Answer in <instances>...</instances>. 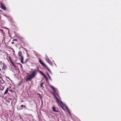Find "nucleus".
<instances>
[{"mask_svg": "<svg viewBox=\"0 0 121 121\" xmlns=\"http://www.w3.org/2000/svg\"><path fill=\"white\" fill-rule=\"evenodd\" d=\"M55 98L56 99L57 103L58 104L60 105L62 109H63V108L65 107L67 110L68 111L70 115L71 116V115L70 113V112L67 106H66L65 104H63L61 100H59L56 97V96L55 97Z\"/></svg>", "mask_w": 121, "mask_h": 121, "instance_id": "nucleus-1", "label": "nucleus"}, {"mask_svg": "<svg viewBox=\"0 0 121 121\" xmlns=\"http://www.w3.org/2000/svg\"><path fill=\"white\" fill-rule=\"evenodd\" d=\"M37 72L36 69H35L32 72V73L27 77L26 79V81H30L36 75Z\"/></svg>", "mask_w": 121, "mask_h": 121, "instance_id": "nucleus-2", "label": "nucleus"}, {"mask_svg": "<svg viewBox=\"0 0 121 121\" xmlns=\"http://www.w3.org/2000/svg\"><path fill=\"white\" fill-rule=\"evenodd\" d=\"M50 86L52 90L54 91V92L56 94V95L59 98V99H60V96H59V95L58 94H57L56 93V91H55V88L54 87L51 85H50Z\"/></svg>", "mask_w": 121, "mask_h": 121, "instance_id": "nucleus-3", "label": "nucleus"}, {"mask_svg": "<svg viewBox=\"0 0 121 121\" xmlns=\"http://www.w3.org/2000/svg\"><path fill=\"white\" fill-rule=\"evenodd\" d=\"M0 5L1 9L4 10L6 9V7L5 6V4L3 3H0Z\"/></svg>", "mask_w": 121, "mask_h": 121, "instance_id": "nucleus-4", "label": "nucleus"}, {"mask_svg": "<svg viewBox=\"0 0 121 121\" xmlns=\"http://www.w3.org/2000/svg\"><path fill=\"white\" fill-rule=\"evenodd\" d=\"M45 60L50 65H52V62L49 60V59L48 58L47 56L46 57Z\"/></svg>", "mask_w": 121, "mask_h": 121, "instance_id": "nucleus-5", "label": "nucleus"}, {"mask_svg": "<svg viewBox=\"0 0 121 121\" xmlns=\"http://www.w3.org/2000/svg\"><path fill=\"white\" fill-rule=\"evenodd\" d=\"M18 56L21 57V58L22 57H23V56H22V52H18Z\"/></svg>", "mask_w": 121, "mask_h": 121, "instance_id": "nucleus-6", "label": "nucleus"}, {"mask_svg": "<svg viewBox=\"0 0 121 121\" xmlns=\"http://www.w3.org/2000/svg\"><path fill=\"white\" fill-rule=\"evenodd\" d=\"M52 109L53 111L56 112H58V110H55L56 108L54 107H52Z\"/></svg>", "mask_w": 121, "mask_h": 121, "instance_id": "nucleus-7", "label": "nucleus"}, {"mask_svg": "<svg viewBox=\"0 0 121 121\" xmlns=\"http://www.w3.org/2000/svg\"><path fill=\"white\" fill-rule=\"evenodd\" d=\"M21 62L23 64H24V62L23 61V60L24 59V58L23 57H22L21 58Z\"/></svg>", "mask_w": 121, "mask_h": 121, "instance_id": "nucleus-8", "label": "nucleus"}, {"mask_svg": "<svg viewBox=\"0 0 121 121\" xmlns=\"http://www.w3.org/2000/svg\"><path fill=\"white\" fill-rule=\"evenodd\" d=\"M43 66H46V65L42 61V62L41 64Z\"/></svg>", "mask_w": 121, "mask_h": 121, "instance_id": "nucleus-9", "label": "nucleus"}, {"mask_svg": "<svg viewBox=\"0 0 121 121\" xmlns=\"http://www.w3.org/2000/svg\"><path fill=\"white\" fill-rule=\"evenodd\" d=\"M8 89H9L8 88H7V89L6 90L5 92H4V94H6L7 93V92L8 91Z\"/></svg>", "mask_w": 121, "mask_h": 121, "instance_id": "nucleus-10", "label": "nucleus"}, {"mask_svg": "<svg viewBox=\"0 0 121 121\" xmlns=\"http://www.w3.org/2000/svg\"><path fill=\"white\" fill-rule=\"evenodd\" d=\"M45 80L47 81V82H48V80L47 76L45 77Z\"/></svg>", "mask_w": 121, "mask_h": 121, "instance_id": "nucleus-11", "label": "nucleus"}, {"mask_svg": "<svg viewBox=\"0 0 121 121\" xmlns=\"http://www.w3.org/2000/svg\"><path fill=\"white\" fill-rule=\"evenodd\" d=\"M43 82H42L40 85V86L41 87H43Z\"/></svg>", "mask_w": 121, "mask_h": 121, "instance_id": "nucleus-12", "label": "nucleus"}, {"mask_svg": "<svg viewBox=\"0 0 121 121\" xmlns=\"http://www.w3.org/2000/svg\"><path fill=\"white\" fill-rule=\"evenodd\" d=\"M42 61L40 59H39V62L40 64L42 62Z\"/></svg>", "mask_w": 121, "mask_h": 121, "instance_id": "nucleus-13", "label": "nucleus"}, {"mask_svg": "<svg viewBox=\"0 0 121 121\" xmlns=\"http://www.w3.org/2000/svg\"><path fill=\"white\" fill-rule=\"evenodd\" d=\"M45 67H46V68H47V69H48V70L49 71L50 70V69H49V68L47 66V65Z\"/></svg>", "mask_w": 121, "mask_h": 121, "instance_id": "nucleus-14", "label": "nucleus"}, {"mask_svg": "<svg viewBox=\"0 0 121 121\" xmlns=\"http://www.w3.org/2000/svg\"><path fill=\"white\" fill-rule=\"evenodd\" d=\"M42 75H43V76L45 78L46 77V76L44 74V73H42Z\"/></svg>", "mask_w": 121, "mask_h": 121, "instance_id": "nucleus-15", "label": "nucleus"}, {"mask_svg": "<svg viewBox=\"0 0 121 121\" xmlns=\"http://www.w3.org/2000/svg\"><path fill=\"white\" fill-rule=\"evenodd\" d=\"M21 107H24L25 108L26 107V106L24 105H21Z\"/></svg>", "mask_w": 121, "mask_h": 121, "instance_id": "nucleus-16", "label": "nucleus"}, {"mask_svg": "<svg viewBox=\"0 0 121 121\" xmlns=\"http://www.w3.org/2000/svg\"><path fill=\"white\" fill-rule=\"evenodd\" d=\"M50 80L51 81H52V79L50 77H48Z\"/></svg>", "mask_w": 121, "mask_h": 121, "instance_id": "nucleus-17", "label": "nucleus"}, {"mask_svg": "<svg viewBox=\"0 0 121 121\" xmlns=\"http://www.w3.org/2000/svg\"><path fill=\"white\" fill-rule=\"evenodd\" d=\"M13 41H17V40L16 39H15L13 40Z\"/></svg>", "mask_w": 121, "mask_h": 121, "instance_id": "nucleus-18", "label": "nucleus"}, {"mask_svg": "<svg viewBox=\"0 0 121 121\" xmlns=\"http://www.w3.org/2000/svg\"><path fill=\"white\" fill-rule=\"evenodd\" d=\"M47 74L48 77L50 76L48 73H47Z\"/></svg>", "mask_w": 121, "mask_h": 121, "instance_id": "nucleus-19", "label": "nucleus"}, {"mask_svg": "<svg viewBox=\"0 0 121 121\" xmlns=\"http://www.w3.org/2000/svg\"><path fill=\"white\" fill-rule=\"evenodd\" d=\"M49 72L51 74L52 73V72H51V71L50 70L49 71Z\"/></svg>", "mask_w": 121, "mask_h": 121, "instance_id": "nucleus-20", "label": "nucleus"}, {"mask_svg": "<svg viewBox=\"0 0 121 121\" xmlns=\"http://www.w3.org/2000/svg\"><path fill=\"white\" fill-rule=\"evenodd\" d=\"M28 60L27 59H26V61H25V63H26V62H27V61Z\"/></svg>", "mask_w": 121, "mask_h": 121, "instance_id": "nucleus-21", "label": "nucleus"}, {"mask_svg": "<svg viewBox=\"0 0 121 121\" xmlns=\"http://www.w3.org/2000/svg\"><path fill=\"white\" fill-rule=\"evenodd\" d=\"M20 116V118L21 119H22V117H21V116L20 115H19Z\"/></svg>", "mask_w": 121, "mask_h": 121, "instance_id": "nucleus-22", "label": "nucleus"}, {"mask_svg": "<svg viewBox=\"0 0 121 121\" xmlns=\"http://www.w3.org/2000/svg\"><path fill=\"white\" fill-rule=\"evenodd\" d=\"M41 73L42 74V73H43L42 72Z\"/></svg>", "mask_w": 121, "mask_h": 121, "instance_id": "nucleus-23", "label": "nucleus"}, {"mask_svg": "<svg viewBox=\"0 0 121 121\" xmlns=\"http://www.w3.org/2000/svg\"><path fill=\"white\" fill-rule=\"evenodd\" d=\"M0 11L1 12H2V11L1 10H0Z\"/></svg>", "mask_w": 121, "mask_h": 121, "instance_id": "nucleus-24", "label": "nucleus"}, {"mask_svg": "<svg viewBox=\"0 0 121 121\" xmlns=\"http://www.w3.org/2000/svg\"><path fill=\"white\" fill-rule=\"evenodd\" d=\"M39 72H40V73H41V72H41V71H39Z\"/></svg>", "mask_w": 121, "mask_h": 121, "instance_id": "nucleus-25", "label": "nucleus"}, {"mask_svg": "<svg viewBox=\"0 0 121 121\" xmlns=\"http://www.w3.org/2000/svg\"><path fill=\"white\" fill-rule=\"evenodd\" d=\"M1 69L0 68V71H1Z\"/></svg>", "mask_w": 121, "mask_h": 121, "instance_id": "nucleus-26", "label": "nucleus"}, {"mask_svg": "<svg viewBox=\"0 0 121 121\" xmlns=\"http://www.w3.org/2000/svg\"><path fill=\"white\" fill-rule=\"evenodd\" d=\"M24 48V49L25 50H25V48Z\"/></svg>", "mask_w": 121, "mask_h": 121, "instance_id": "nucleus-27", "label": "nucleus"}, {"mask_svg": "<svg viewBox=\"0 0 121 121\" xmlns=\"http://www.w3.org/2000/svg\"><path fill=\"white\" fill-rule=\"evenodd\" d=\"M21 102H23V101H21Z\"/></svg>", "mask_w": 121, "mask_h": 121, "instance_id": "nucleus-28", "label": "nucleus"}, {"mask_svg": "<svg viewBox=\"0 0 121 121\" xmlns=\"http://www.w3.org/2000/svg\"><path fill=\"white\" fill-rule=\"evenodd\" d=\"M13 43V42L12 43Z\"/></svg>", "mask_w": 121, "mask_h": 121, "instance_id": "nucleus-29", "label": "nucleus"}, {"mask_svg": "<svg viewBox=\"0 0 121 121\" xmlns=\"http://www.w3.org/2000/svg\"><path fill=\"white\" fill-rule=\"evenodd\" d=\"M0 82H1V80H0Z\"/></svg>", "mask_w": 121, "mask_h": 121, "instance_id": "nucleus-30", "label": "nucleus"}, {"mask_svg": "<svg viewBox=\"0 0 121 121\" xmlns=\"http://www.w3.org/2000/svg\"><path fill=\"white\" fill-rule=\"evenodd\" d=\"M11 18V19H12V18Z\"/></svg>", "mask_w": 121, "mask_h": 121, "instance_id": "nucleus-31", "label": "nucleus"}]
</instances>
